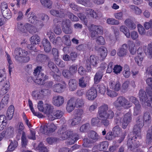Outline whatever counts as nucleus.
Listing matches in <instances>:
<instances>
[{
	"label": "nucleus",
	"mask_w": 152,
	"mask_h": 152,
	"mask_svg": "<svg viewBox=\"0 0 152 152\" xmlns=\"http://www.w3.org/2000/svg\"><path fill=\"white\" fill-rule=\"evenodd\" d=\"M106 64H103V66H101V68L102 70L100 71H99L96 73L94 77V80L95 83H98L102 79L103 76V70L106 68Z\"/></svg>",
	"instance_id": "obj_13"
},
{
	"label": "nucleus",
	"mask_w": 152,
	"mask_h": 152,
	"mask_svg": "<svg viewBox=\"0 0 152 152\" xmlns=\"http://www.w3.org/2000/svg\"><path fill=\"white\" fill-rule=\"evenodd\" d=\"M77 2L86 7H90L92 5V3L88 0H76Z\"/></svg>",
	"instance_id": "obj_48"
},
{
	"label": "nucleus",
	"mask_w": 152,
	"mask_h": 152,
	"mask_svg": "<svg viewBox=\"0 0 152 152\" xmlns=\"http://www.w3.org/2000/svg\"><path fill=\"white\" fill-rule=\"evenodd\" d=\"M97 96V91L94 88H90L87 92L86 97L87 99L90 100H93Z\"/></svg>",
	"instance_id": "obj_11"
},
{
	"label": "nucleus",
	"mask_w": 152,
	"mask_h": 152,
	"mask_svg": "<svg viewBox=\"0 0 152 152\" xmlns=\"http://www.w3.org/2000/svg\"><path fill=\"white\" fill-rule=\"evenodd\" d=\"M129 7L137 15H140L142 12V10L136 6L132 5H130Z\"/></svg>",
	"instance_id": "obj_39"
},
{
	"label": "nucleus",
	"mask_w": 152,
	"mask_h": 152,
	"mask_svg": "<svg viewBox=\"0 0 152 152\" xmlns=\"http://www.w3.org/2000/svg\"><path fill=\"white\" fill-rule=\"evenodd\" d=\"M53 107L50 104L47 103L45 104L44 110L43 112L47 115L49 120V116L53 114Z\"/></svg>",
	"instance_id": "obj_19"
},
{
	"label": "nucleus",
	"mask_w": 152,
	"mask_h": 152,
	"mask_svg": "<svg viewBox=\"0 0 152 152\" xmlns=\"http://www.w3.org/2000/svg\"><path fill=\"white\" fill-rule=\"evenodd\" d=\"M109 86L110 88L116 91H118L120 89L121 84L118 81H110Z\"/></svg>",
	"instance_id": "obj_16"
},
{
	"label": "nucleus",
	"mask_w": 152,
	"mask_h": 152,
	"mask_svg": "<svg viewBox=\"0 0 152 152\" xmlns=\"http://www.w3.org/2000/svg\"><path fill=\"white\" fill-rule=\"evenodd\" d=\"M48 58V57L47 56L43 54H39L37 57V61L41 62H45Z\"/></svg>",
	"instance_id": "obj_46"
},
{
	"label": "nucleus",
	"mask_w": 152,
	"mask_h": 152,
	"mask_svg": "<svg viewBox=\"0 0 152 152\" xmlns=\"http://www.w3.org/2000/svg\"><path fill=\"white\" fill-rule=\"evenodd\" d=\"M9 96L7 94L1 99L0 102V110L5 107L7 104L9 100Z\"/></svg>",
	"instance_id": "obj_30"
},
{
	"label": "nucleus",
	"mask_w": 152,
	"mask_h": 152,
	"mask_svg": "<svg viewBox=\"0 0 152 152\" xmlns=\"http://www.w3.org/2000/svg\"><path fill=\"white\" fill-rule=\"evenodd\" d=\"M145 53L148 54L149 58H152V43L148 45L147 48V52Z\"/></svg>",
	"instance_id": "obj_63"
},
{
	"label": "nucleus",
	"mask_w": 152,
	"mask_h": 152,
	"mask_svg": "<svg viewBox=\"0 0 152 152\" xmlns=\"http://www.w3.org/2000/svg\"><path fill=\"white\" fill-rule=\"evenodd\" d=\"M108 142L105 141L99 143L97 146H94L93 150H94L97 149L100 151H102L103 150H106L108 148Z\"/></svg>",
	"instance_id": "obj_18"
},
{
	"label": "nucleus",
	"mask_w": 152,
	"mask_h": 152,
	"mask_svg": "<svg viewBox=\"0 0 152 152\" xmlns=\"http://www.w3.org/2000/svg\"><path fill=\"white\" fill-rule=\"evenodd\" d=\"M66 83L63 82L62 83H57L54 85L52 87V89L53 91L56 93H61L63 92V89L65 88Z\"/></svg>",
	"instance_id": "obj_10"
},
{
	"label": "nucleus",
	"mask_w": 152,
	"mask_h": 152,
	"mask_svg": "<svg viewBox=\"0 0 152 152\" xmlns=\"http://www.w3.org/2000/svg\"><path fill=\"white\" fill-rule=\"evenodd\" d=\"M2 13L4 17L7 19L11 18V12L9 9H7L2 11Z\"/></svg>",
	"instance_id": "obj_57"
},
{
	"label": "nucleus",
	"mask_w": 152,
	"mask_h": 152,
	"mask_svg": "<svg viewBox=\"0 0 152 152\" xmlns=\"http://www.w3.org/2000/svg\"><path fill=\"white\" fill-rule=\"evenodd\" d=\"M97 88L98 92L101 94H104L106 91L105 87L102 83L98 85Z\"/></svg>",
	"instance_id": "obj_49"
},
{
	"label": "nucleus",
	"mask_w": 152,
	"mask_h": 152,
	"mask_svg": "<svg viewBox=\"0 0 152 152\" xmlns=\"http://www.w3.org/2000/svg\"><path fill=\"white\" fill-rule=\"evenodd\" d=\"M13 132V128L12 127H10L6 131H3L0 133V141L5 136L6 134H8V136H10Z\"/></svg>",
	"instance_id": "obj_24"
},
{
	"label": "nucleus",
	"mask_w": 152,
	"mask_h": 152,
	"mask_svg": "<svg viewBox=\"0 0 152 152\" xmlns=\"http://www.w3.org/2000/svg\"><path fill=\"white\" fill-rule=\"evenodd\" d=\"M107 22L108 24L111 25H118L120 23L119 22L118 20L113 18L108 19Z\"/></svg>",
	"instance_id": "obj_59"
},
{
	"label": "nucleus",
	"mask_w": 152,
	"mask_h": 152,
	"mask_svg": "<svg viewBox=\"0 0 152 152\" xmlns=\"http://www.w3.org/2000/svg\"><path fill=\"white\" fill-rule=\"evenodd\" d=\"M70 23V21L67 19L63 20L61 23L62 31L66 34H70L72 32Z\"/></svg>",
	"instance_id": "obj_8"
},
{
	"label": "nucleus",
	"mask_w": 152,
	"mask_h": 152,
	"mask_svg": "<svg viewBox=\"0 0 152 152\" xmlns=\"http://www.w3.org/2000/svg\"><path fill=\"white\" fill-rule=\"evenodd\" d=\"M18 142L15 141L13 142H11L9 145L8 148V150L10 151H13L17 147Z\"/></svg>",
	"instance_id": "obj_60"
},
{
	"label": "nucleus",
	"mask_w": 152,
	"mask_h": 152,
	"mask_svg": "<svg viewBox=\"0 0 152 152\" xmlns=\"http://www.w3.org/2000/svg\"><path fill=\"white\" fill-rule=\"evenodd\" d=\"M60 12L56 10H52L50 11V14L54 16H57L60 18L64 17V10L63 8L60 9Z\"/></svg>",
	"instance_id": "obj_23"
},
{
	"label": "nucleus",
	"mask_w": 152,
	"mask_h": 152,
	"mask_svg": "<svg viewBox=\"0 0 152 152\" xmlns=\"http://www.w3.org/2000/svg\"><path fill=\"white\" fill-rule=\"evenodd\" d=\"M24 129V126L22 122H19L17 125V130L18 133L20 134L22 133Z\"/></svg>",
	"instance_id": "obj_51"
},
{
	"label": "nucleus",
	"mask_w": 152,
	"mask_h": 152,
	"mask_svg": "<svg viewBox=\"0 0 152 152\" xmlns=\"http://www.w3.org/2000/svg\"><path fill=\"white\" fill-rule=\"evenodd\" d=\"M128 44L130 53L132 55L135 54L136 51V48H135V44L133 41L130 40L128 41Z\"/></svg>",
	"instance_id": "obj_33"
},
{
	"label": "nucleus",
	"mask_w": 152,
	"mask_h": 152,
	"mask_svg": "<svg viewBox=\"0 0 152 152\" xmlns=\"http://www.w3.org/2000/svg\"><path fill=\"white\" fill-rule=\"evenodd\" d=\"M64 113L60 110H57L54 112L52 115L49 116V120L52 121L56 119L61 118L63 115Z\"/></svg>",
	"instance_id": "obj_15"
},
{
	"label": "nucleus",
	"mask_w": 152,
	"mask_h": 152,
	"mask_svg": "<svg viewBox=\"0 0 152 152\" xmlns=\"http://www.w3.org/2000/svg\"><path fill=\"white\" fill-rule=\"evenodd\" d=\"M42 4L45 7L51 8L52 5V2L50 0H40Z\"/></svg>",
	"instance_id": "obj_41"
},
{
	"label": "nucleus",
	"mask_w": 152,
	"mask_h": 152,
	"mask_svg": "<svg viewBox=\"0 0 152 152\" xmlns=\"http://www.w3.org/2000/svg\"><path fill=\"white\" fill-rule=\"evenodd\" d=\"M90 124L88 123H86L82 125L80 128V131L81 132H87L90 128Z\"/></svg>",
	"instance_id": "obj_50"
},
{
	"label": "nucleus",
	"mask_w": 152,
	"mask_h": 152,
	"mask_svg": "<svg viewBox=\"0 0 152 152\" xmlns=\"http://www.w3.org/2000/svg\"><path fill=\"white\" fill-rule=\"evenodd\" d=\"M31 43L33 45H35L38 44V42L40 41V37L37 35H35L33 36L30 38Z\"/></svg>",
	"instance_id": "obj_40"
},
{
	"label": "nucleus",
	"mask_w": 152,
	"mask_h": 152,
	"mask_svg": "<svg viewBox=\"0 0 152 152\" xmlns=\"http://www.w3.org/2000/svg\"><path fill=\"white\" fill-rule=\"evenodd\" d=\"M42 67L41 66H37L34 70V74L35 76L34 82L39 85H42L47 77L43 72Z\"/></svg>",
	"instance_id": "obj_6"
},
{
	"label": "nucleus",
	"mask_w": 152,
	"mask_h": 152,
	"mask_svg": "<svg viewBox=\"0 0 152 152\" xmlns=\"http://www.w3.org/2000/svg\"><path fill=\"white\" fill-rule=\"evenodd\" d=\"M86 13L88 17H91L96 18L98 16L94 10L90 8H87L86 10Z\"/></svg>",
	"instance_id": "obj_35"
},
{
	"label": "nucleus",
	"mask_w": 152,
	"mask_h": 152,
	"mask_svg": "<svg viewBox=\"0 0 152 152\" xmlns=\"http://www.w3.org/2000/svg\"><path fill=\"white\" fill-rule=\"evenodd\" d=\"M97 117L93 118H92L91 123L92 125L93 126H99L100 121L98 116V113L97 114Z\"/></svg>",
	"instance_id": "obj_42"
},
{
	"label": "nucleus",
	"mask_w": 152,
	"mask_h": 152,
	"mask_svg": "<svg viewBox=\"0 0 152 152\" xmlns=\"http://www.w3.org/2000/svg\"><path fill=\"white\" fill-rule=\"evenodd\" d=\"M69 90L73 91L75 90L77 88V81L75 79H70L68 83Z\"/></svg>",
	"instance_id": "obj_25"
},
{
	"label": "nucleus",
	"mask_w": 152,
	"mask_h": 152,
	"mask_svg": "<svg viewBox=\"0 0 152 152\" xmlns=\"http://www.w3.org/2000/svg\"><path fill=\"white\" fill-rule=\"evenodd\" d=\"M88 136L94 142L97 141L100 138V136L96 132L93 131H91L90 132Z\"/></svg>",
	"instance_id": "obj_28"
},
{
	"label": "nucleus",
	"mask_w": 152,
	"mask_h": 152,
	"mask_svg": "<svg viewBox=\"0 0 152 152\" xmlns=\"http://www.w3.org/2000/svg\"><path fill=\"white\" fill-rule=\"evenodd\" d=\"M62 40L64 43L67 46H69L71 44V41L70 39V36L69 35H64L62 38Z\"/></svg>",
	"instance_id": "obj_53"
},
{
	"label": "nucleus",
	"mask_w": 152,
	"mask_h": 152,
	"mask_svg": "<svg viewBox=\"0 0 152 152\" xmlns=\"http://www.w3.org/2000/svg\"><path fill=\"white\" fill-rule=\"evenodd\" d=\"M14 108L12 105H10L8 107L7 113V118L8 120H11L13 116L14 113Z\"/></svg>",
	"instance_id": "obj_29"
},
{
	"label": "nucleus",
	"mask_w": 152,
	"mask_h": 152,
	"mask_svg": "<svg viewBox=\"0 0 152 152\" xmlns=\"http://www.w3.org/2000/svg\"><path fill=\"white\" fill-rule=\"evenodd\" d=\"M30 26V24L27 23L23 25L22 23L20 22L18 23L17 29L22 32H25L27 30V28Z\"/></svg>",
	"instance_id": "obj_26"
},
{
	"label": "nucleus",
	"mask_w": 152,
	"mask_h": 152,
	"mask_svg": "<svg viewBox=\"0 0 152 152\" xmlns=\"http://www.w3.org/2000/svg\"><path fill=\"white\" fill-rule=\"evenodd\" d=\"M42 44L44 47L45 51L49 52L51 49V46L49 41L46 39H44L42 41Z\"/></svg>",
	"instance_id": "obj_21"
},
{
	"label": "nucleus",
	"mask_w": 152,
	"mask_h": 152,
	"mask_svg": "<svg viewBox=\"0 0 152 152\" xmlns=\"http://www.w3.org/2000/svg\"><path fill=\"white\" fill-rule=\"evenodd\" d=\"M81 119L80 118L75 116V117L72 120L71 124L72 126H74L77 125L80 123Z\"/></svg>",
	"instance_id": "obj_62"
},
{
	"label": "nucleus",
	"mask_w": 152,
	"mask_h": 152,
	"mask_svg": "<svg viewBox=\"0 0 152 152\" xmlns=\"http://www.w3.org/2000/svg\"><path fill=\"white\" fill-rule=\"evenodd\" d=\"M84 102L82 99H76L75 103V105L77 108H79L83 106Z\"/></svg>",
	"instance_id": "obj_55"
},
{
	"label": "nucleus",
	"mask_w": 152,
	"mask_h": 152,
	"mask_svg": "<svg viewBox=\"0 0 152 152\" xmlns=\"http://www.w3.org/2000/svg\"><path fill=\"white\" fill-rule=\"evenodd\" d=\"M143 122L145 124H149L151 122V115L149 112H146L144 114Z\"/></svg>",
	"instance_id": "obj_36"
},
{
	"label": "nucleus",
	"mask_w": 152,
	"mask_h": 152,
	"mask_svg": "<svg viewBox=\"0 0 152 152\" xmlns=\"http://www.w3.org/2000/svg\"><path fill=\"white\" fill-rule=\"evenodd\" d=\"M89 61L90 64L94 66H96L99 62L98 57L94 55L90 56Z\"/></svg>",
	"instance_id": "obj_31"
},
{
	"label": "nucleus",
	"mask_w": 152,
	"mask_h": 152,
	"mask_svg": "<svg viewBox=\"0 0 152 152\" xmlns=\"http://www.w3.org/2000/svg\"><path fill=\"white\" fill-rule=\"evenodd\" d=\"M10 86V83L9 81H6L3 86L0 90V94L3 96L6 94L8 91Z\"/></svg>",
	"instance_id": "obj_22"
},
{
	"label": "nucleus",
	"mask_w": 152,
	"mask_h": 152,
	"mask_svg": "<svg viewBox=\"0 0 152 152\" xmlns=\"http://www.w3.org/2000/svg\"><path fill=\"white\" fill-rule=\"evenodd\" d=\"M130 72L129 66L127 64H125L124 66L123 75L126 78H128L130 75Z\"/></svg>",
	"instance_id": "obj_43"
},
{
	"label": "nucleus",
	"mask_w": 152,
	"mask_h": 152,
	"mask_svg": "<svg viewBox=\"0 0 152 152\" xmlns=\"http://www.w3.org/2000/svg\"><path fill=\"white\" fill-rule=\"evenodd\" d=\"M64 102V98L62 96L57 95L53 97V103L57 107H59L62 106Z\"/></svg>",
	"instance_id": "obj_9"
},
{
	"label": "nucleus",
	"mask_w": 152,
	"mask_h": 152,
	"mask_svg": "<svg viewBox=\"0 0 152 152\" xmlns=\"http://www.w3.org/2000/svg\"><path fill=\"white\" fill-rule=\"evenodd\" d=\"M39 152H48V150L42 142L40 143L38 146Z\"/></svg>",
	"instance_id": "obj_64"
},
{
	"label": "nucleus",
	"mask_w": 152,
	"mask_h": 152,
	"mask_svg": "<svg viewBox=\"0 0 152 152\" xmlns=\"http://www.w3.org/2000/svg\"><path fill=\"white\" fill-rule=\"evenodd\" d=\"M86 82L84 80V77H82L79 79L78 84L79 86L81 88H83L87 86Z\"/></svg>",
	"instance_id": "obj_58"
},
{
	"label": "nucleus",
	"mask_w": 152,
	"mask_h": 152,
	"mask_svg": "<svg viewBox=\"0 0 152 152\" xmlns=\"http://www.w3.org/2000/svg\"><path fill=\"white\" fill-rule=\"evenodd\" d=\"M75 100V98H72L67 102L66 108L67 111L69 113L71 112L75 109L74 104Z\"/></svg>",
	"instance_id": "obj_17"
},
{
	"label": "nucleus",
	"mask_w": 152,
	"mask_h": 152,
	"mask_svg": "<svg viewBox=\"0 0 152 152\" xmlns=\"http://www.w3.org/2000/svg\"><path fill=\"white\" fill-rule=\"evenodd\" d=\"M132 119V115L129 113H127L124 115L121 121L123 128L125 129L126 128L128 124L131 121Z\"/></svg>",
	"instance_id": "obj_12"
},
{
	"label": "nucleus",
	"mask_w": 152,
	"mask_h": 152,
	"mask_svg": "<svg viewBox=\"0 0 152 152\" xmlns=\"http://www.w3.org/2000/svg\"><path fill=\"white\" fill-rule=\"evenodd\" d=\"M128 46L126 44H123L118 50L117 54L119 56L121 57L125 56L128 52Z\"/></svg>",
	"instance_id": "obj_14"
},
{
	"label": "nucleus",
	"mask_w": 152,
	"mask_h": 152,
	"mask_svg": "<svg viewBox=\"0 0 152 152\" xmlns=\"http://www.w3.org/2000/svg\"><path fill=\"white\" fill-rule=\"evenodd\" d=\"M98 113L101 124L105 127H108L110 124L109 119H113L114 116L113 111L109 109L107 105L104 104L99 107Z\"/></svg>",
	"instance_id": "obj_1"
},
{
	"label": "nucleus",
	"mask_w": 152,
	"mask_h": 152,
	"mask_svg": "<svg viewBox=\"0 0 152 152\" xmlns=\"http://www.w3.org/2000/svg\"><path fill=\"white\" fill-rule=\"evenodd\" d=\"M62 128H60L58 132L59 137L61 140H64L69 138V144H73L79 139V136L76 134H73V132L71 131H66L65 126Z\"/></svg>",
	"instance_id": "obj_2"
},
{
	"label": "nucleus",
	"mask_w": 152,
	"mask_h": 152,
	"mask_svg": "<svg viewBox=\"0 0 152 152\" xmlns=\"http://www.w3.org/2000/svg\"><path fill=\"white\" fill-rule=\"evenodd\" d=\"M41 132L48 134L50 133L48 128V124H47L43 126H41L40 129Z\"/></svg>",
	"instance_id": "obj_54"
},
{
	"label": "nucleus",
	"mask_w": 152,
	"mask_h": 152,
	"mask_svg": "<svg viewBox=\"0 0 152 152\" xmlns=\"http://www.w3.org/2000/svg\"><path fill=\"white\" fill-rule=\"evenodd\" d=\"M90 26L91 27V29L94 30L98 34L102 35L103 34V28L101 26L94 24H91Z\"/></svg>",
	"instance_id": "obj_27"
},
{
	"label": "nucleus",
	"mask_w": 152,
	"mask_h": 152,
	"mask_svg": "<svg viewBox=\"0 0 152 152\" xmlns=\"http://www.w3.org/2000/svg\"><path fill=\"white\" fill-rule=\"evenodd\" d=\"M98 51L100 53L101 60H103L107 55V50L106 48L104 46H101L99 48Z\"/></svg>",
	"instance_id": "obj_34"
},
{
	"label": "nucleus",
	"mask_w": 152,
	"mask_h": 152,
	"mask_svg": "<svg viewBox=\"0 0 152 152\" xmlns=\"http://www.w3.org/2000/svg\"><path fill=\"white\" fill-rule=\"evenodd\" d=\"M75 116L81 119L84 114V110L82 109H77L75 110Z\"/></svg>",
	"instance_id": "obj_45"
},
{
	"label": "nucleus",
	"mask_w": 152,
	"mask_h": 152,
	"mask_svg": "<svg viewBox=\"0 0 152 152\" xmlns=\"http://www.w3.org/2000/svg\"><path fill=\"white\" fill-rule=\"evenodd\" d=\"M152 142V125L148 131L147 134L146 142L147 143H150Z\"/></svg>",
	"instance_id": "obj_38"
},
{
	"label": "nucleus",
	"mask_w": 152,
	"mask_h": 152,
	"mask_svg": "<svg viewBox=\"0 0 152 152\" xmlns=\"http://www.w3.org/2000/svg\"><path fill=\"white\" fill-rule=\"evenodd\" d=\"M28 52L21 48H16L12 53L13 56L16 60L23 63L28 62L30 60V57L27 56Z\"/></svg>",
	"instance_id": "obj_4"
},
{
	"label": "nucleus",
	"mask_w": 152,
	"mask_h": 152,
	"mask_svg": "<svg viewBox=\"0 0 152 152\" xmlns=\"http://www.w3.org/2000/svg\"><path fill=\"white\" fill-rule=\"evenodd\" d=\"M97 44L99 45H104L105 43V39L102 36H99L96 39Z\"/></svg>",
	"instance_id": "obj_47"
},
{
	"label": "nucleus",
	"mask_w": 152,
	"mask_h": 152,
	"mask_svg": "<svg viewBox=\"0 0 152 152\" xmlns=\"http://www.w3.org/2000/svg\"><path fill=\"white\" fill-rule=\"evenodd\" d=\"M137 28L139 34L142 35H144L145 34V31L143 26L140 24L137 25Z\"/></svg>",
	"instance_id": "obj_61"
},
{
	"label": "nucleus",
	"mask_w": 152,
	"mask_h": 152,
	"mask_svg": "<svg viewBox=\"0 0 152 152\" xmlns=\"http://www.w3.org/2000/svg\"><path fill=\"white\" fill-rule=\"evenodd\" d=\"M114 106L119 110L123 109H128L132 106V104L125 97L119 96L113 103Z\"/></svg>",
	"instance_id": "obj_5"
},
{
	"label": "nucleus",
	"mask_w": 152,
	"mask_h": 152,
	"mask_svg": "<svg viewBox=\"0 0 152 152\" xmlns=\"http://www.w3.org/2000/svg\"><path fill=\"white\" fill-rule=\"evenodd\" d=\"M113 134L115 136H118L121 132V129L118 125L115 126L113 129Z\"/></svg>",
	"instance_id": "obj_56"
},
{
	"label": "nucleus",
	"mask_w": 152,
	"mask_h": 152,
	"mask_svg": "<svg viewBox=\"0 0 152 152\" xmlns=\"http://www.w3.org/2000/svg\"><path fill=\"white\" fill-rule=\"evenodd\" d=\"M146 91L148 96L142 90L140 91L139 97L140 101L143 105H146L148 106L152 107V88L150 87L147 89Z\"/></svg>",
	"instance_id": "obj_3"
},
{
	"label": "nucleus",
	"mask_w": 152,
	"mask_h": 152,
	"mask_svg": "<svg viewBox=\"0 0 152 152\" xmlns=\"http://www.w3.org/2000/svg\"><path fill=\"white\" fill-rule=\"evenodd\" d=\"M120 31L122 32L128 38L130 37V34L129 30L124 25H122L120 26Z\"/></svg>",
	"instance_id": "obj_37"
},
{
	"label": "nucleus",
	"mask_w": 152,
	"mask_h": 152,
	"mask_svg": "<svg viewBox=\"0 0 152 152\" xmlns=\"http://www.w3.org/2000/svg\"><path fill=\"white\" fill-rule=\"evenodd\" d=\"M21 143L23 146L25 147L27 144L28 141L26 138V133L23 131L21 137Z\"/></svg>",
	"instance_id": "obj_44"
},
{
	"label": "nucleus",
	"mask_w": 152,
	"mask_h": 152,
	"mask_svg": "<svg viewBox=\"0 0 152 152\" xmlns=\"http://www.w3.org/2000/svg\"><path fill=\"white\" fill-rule=\"evenodd\" d=\"M137 137L136 136H135L134 137H133L132 139H129L127 141V145L129 149H130L132 150V148L133 149L135 148H137L139 146V143H133V141L135 142L136 141L135 139H137Z\"/></svg>",
	"instance_id": "obj_20"
},
{
	"label": "nucleus",
	"mask_w": 152,
	"mask_h": 152,
	"mask_svg": "<svg viewBox=\"0 0 152 152\" xmlns=\"http://www.w3.org/2000/svg\"><path fill=\"white\" fill-rule=\"evenodd\" d=\"M141 128L135 125L133 129V132L136 134L138 138L139 139L141 138Z\"/></svg>",
	"instance_id": "obj_52"
},
{
	"label": "nucleus",
	"mask_w": 152,
	"mask_h": 152,
	"mask_svg": "<svg viewBox=\"0 0 152 152\" xmlns=\"http://www.w3.org/2000/svg\"><path fill=\"white\" fill-rule=\"evenodd\" d=\"M27 17L28 18V21L29 23L34 24L39 28H41L44 26L41 21L37 19V17L34 13L30 12Z\"/></svg>",
	"instance_id": "obj_7"
},
{
	"label": "nucleus",
	"mask_w": 152,
	"mask_h": 152,
	"mask_svg": "<svg viewBox=\"0 0 152 152\" xmlns=\"http://www.w3.org/2000/svg\"><path fill=\"white\" fill-rule=\"evenodd\" d=\"M126 13V10L121 11L114 13V15L116 19L119 20H122L124 19V15Z\"/></svg>",
	"instance_id": "obj_32"
}]
</instances>
